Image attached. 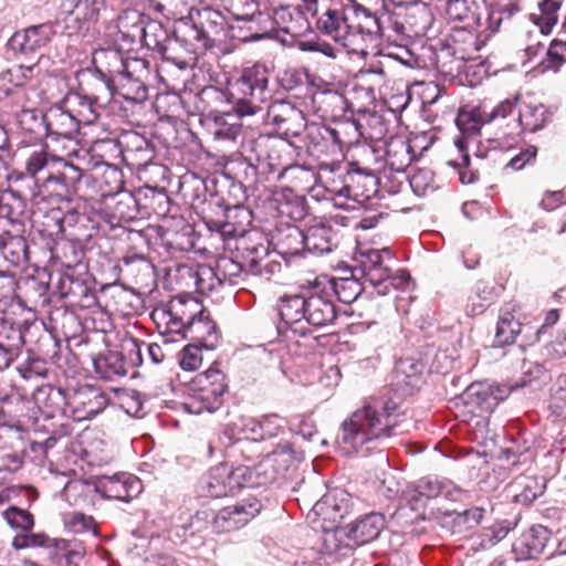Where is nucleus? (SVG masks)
<instances>
[{
  "mask_svg": "<svg viewBox=\"0 0 566 566\" xmlns=\"http://www.w3.org/2000/svg\"><path fill=\"white\" fill-rule=\"evenodd\" d=\"M261 501L253 496H247L232 506H227L218 513H213L211 527L216 533L235 531L247 525L262 510Z\"/></svg>",
  "mask_w": 566,
  "mask_h": 566,
  "instance_id": "obj_12",
  "label": "nucleus"
},
{
  "mask_svg": "<svg viewBox=\"0 0 566 566\" xmlns=\"http://www.w3.org/2000/svg\"><path fill=\"white\" fill-rule=\"evenodd\" d=\"M42 120L46 136L55 140L59 138L73 139L78 133L80 126L74 114L59 105L50 107L42 115Z\"/></svg>",
  "mask_w": 566,
  "mask_h": 566,
  "instance_id": "obj_20",
  "label": "nucleus"
},
{
  "mask_svg": "<svg viewBox=\"0 0 566 566\" xmlns=\"http://www.w3.org/2000/svg\"><path fill=\"white\" fill-rule=\"evenodd\" d=\"M48 169V176L40 187L52 189L60 197L69 198L77 190L83 177V170L73 163L51 155L45 147L33 149L25 159L27 174L35 178L38 174Z\"/></svg>",
  "mask_w": 566,
  "mask_h": 566,
  "instance_id": "obj_4",
  "label": "nucleus"
},
{
  "mask_svg": "<svg viewBox=\"0 0 566 566\" xmlns=\"http://www.w3.org/2000/svg\"><path fill=\"white\" fill-rule=\"evenodd\" d=\"M249 251L247 256V265L229 258L221 256L217 261V271L222 279L223 283H229L232 286L241 285L248 273L253 275L260 274V262L268 255V247L264 244H256L252 248H245Z\"/></svg>",
  "mask_w": 566,
  "mask_h": 566,
  "instance_id": "obj_14",
  "label": "nucleus"
},
{
  "mask_svg": "<svg viewBox=\"0 0 566 566\" xmlns=\"http://www.w3.org/2000/svg\"><path fill=\"white\" fill-rule=\"evenodd\" d=\"M352 509V495L343 489L328 491L318 500L312 513L321 520V524H328V527L337 525Z\"/></svg>",
  "mask_w": 566,
  "mask_h": 566,
  "instance_id": "obj_15",
  "label": "nucleus"
},
{
  "mask_svg": "<svg viewBox=\"0 0 566 566\" xmlns=\"http://www.w3.org/2000/svg\"><path fill=\"white\" fill-rule=\"evenodd\" d=\"M304 460V451L289 440L277 442L256 465L251 467L256 486L285 479Z\"/></svg>",
  "mask_w": 566,
  "mask_h": 566,
  "instance_id": "obj_5",
  "label": "nucleus"
},
{
  "mask_svg": "<svg viewBox=\"0 0 566 566\" xmlns=\"http://www.w3.org/2000/svg\"><path fill=\"white\" fill-rule=\"evenodd\" d=\"M70 403L77 420H87L104 411L109 397L98 387L84 386L74 392Z\"/></svg>",
  "mask_w": 566,
  "mask_h": 566,
  "instance_id": "obj_17",
  "label": "nucleus"
},
{
  "mask_svg": "<svg viewBox=\"0 0 566 566\" xmlns=\"http://www.w3.org/2000/svg\"><path fill=\"white\" fill-rule=\"evenodd\" d=\"M564 198L565 193L560 190L546 191L541 201V207L547 211L554 210L564 202Z\"/></svg>",
  "mask_w": 566,
  "mask_h": 566,
  "instance_id": "obj_64",
  "label": "nucleus"
},
{
  "mask_svg": "<svg viewBox=\"0 0 566 566\" xmlns=\"http://www.w3.org/2000/svg\"><path fill=\"white\" fill-rule=\"evenodd\" d=\"M506 395V387L502 388L486 382L472 384L464 392L465 403L480 412H491Z\"/></svg>",
  "mask_w": 566,
  "mask_h": 566,
  "instance_id": "obj_21",
  "label": "nucleus"
},
{
  "mask_svg": "<svg viewBox=\"0 0 566 566\" xmlns=\"http://www.w3.org/2000/svg\"><path fill=\"white\" fill-rule=\"evenodd\" d=\"M547 528L543 526H533L524 535L523 543L527 547V556L533 558L541 554L547 542Z\"/></svg>",
  "mask_w": 566,
  "mask_h": 566,
  "instance_id": "obj_46",
  "label": "nucleus"
},
{
  "mask_svg": "<svg viewBox=\"0 0 566 566\" xmlns=\"http://www.w3.org/2000/svg\"><path fill=\"white\" fill-rule=\"evenodd\" d=\"M521 101L520 96L516 95L511 98H506L500 102L496 106H494L490 112L484 109V120L491 123L497 118H505L509 116L515 107L518 108V102Z\"/></svg>",
  "mask_w": 566,
  "mask_h": 566,
  "instance_id": "obj_56",
  "label": "nucleus"
},
{
  "mask_svg": "<svg viewBox=\"0 0 566 566\" xmlns=\"http://www.w3.org/2000/svg\"><path fill=\"white\" fill-rule=\"evenodd\" d=\"M96 373L106 380L122 377L127 374L123 356L118 352H108L94 360Z\"/></svg>",
  "mask_w": 566,
  "mask_h": 566,
  "instance_id": "obj_36",
  "label": "nucleus"
},
{
  "mask_svg": "<svg viewBox=\"0 0 566 566\" xmlns=\"http://www.w3.org/2000/svg\"><path fill=\"white\" fill-rule=\"evenodd\" d=\"M323 530L322 549L327 555H346L353 549L352 541L347 539V531L337 525L328 527V524H321Z\"/></svg>",
  "mask_w": 566,
  "mask_h": 566,
  "instance_id": "obj_32",
  "label": "nucleus"
},
{
  "mask_svg": "<svg viewBox=\"0 0 566 566\" xmlns=\"http://www.w3.org/2000/svg\"><path fill=\"white\" fill-rule=\"evenodd\" d=\"M439 496L457 502L468 497V493L449 479L424 478L401 491L400 504L417 512V517H424L428 502Z\"/></svg>",
  "mask_w": 566,
  "mask_h": 566,
  "instance_id": "obj_6",
  "label": "nucleus"
},
{
  "mask_svg": "<svg viewBox=\"0 0 566 566\" xmlns=\"http://www.w3.org/2000/svg\"><path fill=\"white\" fill-rule=\"evenodd\" d=\"M552 406L566 413V376L560 375L551 388Z\"/></svg>",
  "mask_w": 566,
  "mask_h": 566,
  "instance_id": "obj_57",
  "label": "nucleus"
},
{
  "mask_svg": "<svg viewBox=\"0 0 566 566\" xmlns=\"http://www.w3.org/2000/svg\"><path fill=\"white\" fill-rule=\"evenodd\" d=\"M306 127V119L303 112L296 108L293 114H291L287 122H284L283 125H280V130H283L286 135L297 136L302 133V130Z\"/></svg>",
  "mask_w": 566,
  "mask_h": 566,
  "instance_id": "obj_58",
  "label": "nucleus"
},
{
  "mask_svg": "<svg viewBox=\"0 0 566 566\" xmlns=\"http://www.w3.org/2000/svg\"><path fill=\"white\" fill-rule=\"evenodd\" d=\"M552 112L542 103L521 98L517 109V124L522 133L534 134L545 128Z\"/></svg>",
  "mask_w": 566,
  "mask_h": 566,
  "instance_id": "obj_23",
  "label": "nucleus"
},
{
  "mask_svg": "<svg viewBox=\"0 0 566 566\" xmlns=\"http://www.w3.org/2000/svg\"><path fill=\"white\" fill-rule=\"evenodd\" d=\"M484 108L482 107H473L471 109H460L458 113L455 124L459 130L462 134L461 138L455 139L454 144L460 153H462V163L464 166H469L470 157L468 154V149L470 144H473L474 140H471L474 136L480 133V129L483 124L488 122L484 120Z\"/></svg>",
  "mask_w": 566,
  "mask_h": 566,
  "instance_id": "obj_18",
  "label": "nucleus"
},
{
  "mask_svg": "<svg viewBox=\"0 0 566 566\" xmlns=\"http://www.w3.org/2000/svg\"><path fill=\"white\" fill-rule=\"evenodd\" d=\"M345 24H349V15H344L337 10H327L317 20V29L331 35L336 42L345 31Z\"/></svg>",
  "mask_w": 566,
  "mask_h": 566,
  "instance_id": "obj_40",
  "label": "nucleus"
},
{
  "mask_svg": "<svg viewBox=\"0 0 566 566\" xmlns=\"http://www.w3.org/2000/svg\"><path fill=\"white\" fill-rule=\"evenodd\" d=\"M559 8L560 2L557 0H543L538 4L539 13H533L532 18L542 34L551 33L553 27L557 23Z\"/></svg>",
  "mask_w": 566,
  "mask_h": 566,
  "instance_id": "obj_41",
  "label": "nucleus"
},
{
  "mask_svg": "<svg viewBox=\"0 0 566 566\" xmlns=\"http://www.w3.org/2000/svg\"><path fill=\"white\" fill-rule=\"evenodd\" d=\"M226 375L216 366L197 375L191 381L192 394L185 401V409L195 415L213 412L222 405L227 391Z\"/></svg>",
  "mask_w": 566,
  "mask_h": 566,
  "instance_id": "obj_7",
  "label": "nucleus"
},
{
  "mask_svg": "<svg viewBox=\"0 0 566 566\" xmlns=\"http://www.w3.org/2000/svg\"><path fill=\"white\" fill-rule=\"evenodd\" d=\"M286 423L285 419L277 415H266L261 419H243V431L250 432L253 439H265L277 436Z\"/></svg>",
  "mask_w": 566,
  "mask_h": 566,
  "instance_id": "obj_30",
  "label": "nucleus"
},
{
  "mask_svg": "<svg viewBox=\"0 0 566 566\" xmlns=\"http://www.w3.org/2000/svg\"><path fill=\"white\" fill-rule=\"evenodd\" d=\"M84 253L73 241L57 242L52 249V259L61 268L75 269L81 264Z\"/></svg>",
  "mask_w": 566,
  "mask_h": 566,
  "instance_id": "obj_39",
  "label": "nucleus"
},
{
  "mask_svg": "<svg viewBox=\"0 0 566 566\" xmlns=\"http://www.w3.org/2000/svg\"><path fill=\"white\" fill-rule=\"evenodd\" d=\"M197 15L198 20H195L191 25V36L201 42L205 48H210L213 44L212 35H218L223 31L224 18L219 11L210 8L198 11Z\"/></svg>",
  "mask_w": 566,
  "mask_h": 566,
  "instance_id": "obj_24",
  "label": "nucleus"
},
{
  "mask_svg": "<svg viewBox=\"0 0 566 566\" xmlns=\"http://www.w3.org/2000/svg\"><path fill=\"white\" fill-rule=\"evenodd\" d=\"M522 332V324L510 308H503L496 324L494 344L496 346L511 345Z\"/></svg>",
  "mask_w": 566,
  "mask_h": 566,
  "instance_id": "obj_34",
  "label": "nucleus"
},
{
  "mask_svg": "<svg viewBox=\"0 0 566 566\" xmlns=\"http://www.w3.org/2000/svg\"><path fill=\"white\" fill-rule=\"evenodd\" d=\"M62 7L66 12L74 13L76 19L96 22L105 8V0H63Z\"/></svg>",
  "mask_w": 566,
  "mask_h": 566,
  "instance_id": "obj_37",
  "label": "nucleus"
},
{
  "mask_svg": "<svg viewBox=\"0 0 566 566\" xmlns=\"http://www.w3.org/2000/svg\"><path fill=\"white\" fill-rule=\"evenodd\" d=\"M8 524L19 530V532L32 531L34 521L33 516L24 510L11 506L4 512Z\"/></svg>",
  "mask_w": 566,
  "mask_h": 566,
  "instance_id": "obj_52",
  "label": "nucleus"
},
{
  "mask_svg": "<svg viewBox=\"0 0 566 566\" xmlns=\"http://www.w3.org/2000/svg\"><path fill=\"white\" fill-rule=\"evenodd\" d=\"M195 282L197 291L206 294L220 286L222 284V279L219 271H217V268L213 269L209 265L202 264L199 265L195 272Z\"/></svg>",
  "mask_w": 566,
  "mask_h": 566,
  "instance_id": "obj_44",
  "label": "nucleus"
},
{
  "mask_svg": "<svg viewBox=\"0 0 566 566\" xmlns=\"http://www.w3.org/2000/svg\"><path fill=\"white\" fill-rule=\"evenodd\" d=\"M212 515L213 512L210 510H199L178 527L184 531V535L201 533L211 524Z\"/></svg>",
  "mask_w": 566,
  "mask_h": 566,
  "instance_id": "obj_48",
  "label": "nucleus"
},
{
  "mask_svg": "<svg viewBox=\"0 0 566 566\" xmlns=\"http://www.w3.org/2000/svg\"><path fill=\"white\" fill-rule=\"evenodd\" d=\"M28 243L23 237H9L2 244L3 258L13 266H20L28 261Z\"/></svg>",
  "mask_w": 566,
  "mask_h": 566,
  "instance_id": "obj_42",
  "label": "nucleus"
},
{
  "mask_svg": "<svg viewBox=\"0 0 566 566\" xmlns=\"http://www.w3.org/2000/svg\"><path fill=\"white\" fill-rule=\"evenodd\" d=\"M228 11L237 21H252L256 13L262 17L255 0H229Z\"/></svg>",
  "mask_w": 566,
  "mask_h": 566,
  "instance_id": "obj_47",
  "label": "nucleus"
},
{
  "mask_svg": "<svg viewBox=\"0 0 566 566\" xmlns=\"http://www.w3.org/2000/svg\"><path fill=\"white\" fill-rule=\"evenodd\" d=\"M385 525L380 513H370L352 523L347 530V539L353 545H364L377 538Z\"/></svg>",
  "mask_w": 566,
  "mask_h": 566,
  "instance_id": "obj_25",
  "label": "nucleus"
},
{
  "mask_svg": "<svg viewBox=\"0 0 566 566\" xmlns=\"http://www.w3.org/2000/svg\"><path fill=\"white\" fill-rule=\"evenodd\" d=\"M275 249L283 256L298 255L305 247V231L294 224L279 227L273 235Z\"/></svg>",
  "mask_w": 566,
  "mask_h": 566,
  "instance_id": "obj_27",
  "label": "nucleus"
},
{
  "mask_svg": "<svg viewBox=\"0 0 566 566\" xmlns=\"http://www.w3.org/2000/svg\"><path fill=\"white\" fill-rule=\"evenodd\" d=\"M357 275L353 277H317L318 282L325 290V293L333 300L334 296L345 304L354 302L363 291V286L359 283Z\"/></svg>",
  "mask_w": 566,
  "mask_h": 566,
  "instance_id": "obj_26",
  "label": "nucleus"
},
{
  "mask_svg": "<svg viewBox=\"0 0 566 566\" xmlns=\"http://www.w3.org/2000/svg\"><path fill=\"white\" fill-rule=\"evenodd\" d=\"M324 103L333 118L346 117L347 113L353 114L352 105L347 98L338 92H327L324 94Z\"/></svg>",
  "mask_w": 566,
  "mask_h": 566,
  "instance_id": "obj_51",
  "label": "nucleus"
},
{
  "mask_svg": "<svg viewBox=\"0 0 566 566\" xmlns=\"http://www.w3.org/2000/svg\"><path fill=\"white\" fill-rule=\"evenodd\" d=\"M337 42H340L348 52L367 54L369 44H371L374 40L367 38L366 34L359 32V30H355V28H346Z\"/></svg>",
  "mask_w": 566,
  "mask_h": 566,
  "instance_id": "obj_43",
  "label": "nucleus"
},
{
  "mask_svg": "<svg viewBox=\"0 0 566 566\" xmlns=\"http://www.w3.org/2000/svg\"><path fill=\"white\" fill-rule=\"evenodd\" d=\"M338 232L333 228L329 221L315 220L305 230L306 251L315 254L331 252L337 245Z\"/></svg>",
  "mask_w": 566,
  "mask_h": 566,
  "instance_id": "obj_22",
  "label": "nucleus"
},
{
  "mask_svg": "<svg viewBox=\"0 0 566 566\" xmlns=\"http://www.w3.org/2000/svg\"><path fill=\"white\" fill-rule=\"evenodd\" d=\"M277 325L280 334L292 332L305 336L308 326L324 327L336 319V307L333 300L325 293L316 279L311 287H303L298 293L285 294L280 298Z\"/></svg>",
  "mask_w": 566,
  "mask_h": 566,
  "instance_id": "obj_2",
  "label": "nucleus"
},
{
  "mask_svg": "<svg viewBox=\"0 0 566 566\" xmlns=\"http://www.w3.org/2000/svg\"><path fill=\"white\" fill-rule=\"evenodd\" d=\"M65 527L73 533L93 532L96 533L94 518L81 512H71L63 515Z\"/></svg>",
  "mask_w": 566,
  "mask_h": 566,
  "instance_id": "obj_49",
  "label": "nucleus"
},
{
  "mask_svg": "<svg viewBox=\"0 0 566 566\" xmlns=\"http://www.w3.org/2000/svg\"><path fill=\"white\" fill-rule=\"evenodd\" d=\"M536 153V147L528 146L526 149L512 157L507 163V167L512 168L513 170H521L525 167L526 164L535 159Z\"/></svg>",
  "mask_w": 566,
  "mask_h": 566,
  "instance_id": "obj_60",
  "label": "nucleus"
},
{
  "mask_svg": "<svg viewBox=\"0 0 566 566\" xmlns=\"http://www.w3.org/2000/svg\"><path fill=\"white\" fill-rule=\"evenodd\" d=\"M345 27L355 28V30H359L374 41L378 35L384 34L380 19L361 7L353 9L352 15H349V24H345Z\"/></svg>",
  "mask_w": 566,
  "mask_h": 566,
  "instance_id": "obj_35",
  "label": "nucleus"
},
{
  "mask_svg": "<svg viewBox=\"0 0 566 566\" xmlns=\"http://www.w3.org/2000/svg\"><path fill=\"white\" fill-rule=\"evenodd\" d=\"M95 154L109 151L111 154H122L125 161L136 168H145L154 158V148L150 143L137 133H127L123 140L114 138L97 139L92 145Z\"/></svg>",
  "mask_w": 566,
  "mask_h": 566,
  "instance_id": "obj_11",
  "label": "nucleus"
},
{
  "mask_svg": "<svg viewBox=\"0 0 566 566\" xmlns=\"http://www.w3.org/2000/svg\"><path fill=\"white\" fill-rule=\"evenodd\" d=\"M269 67L260 62L245 66L240 76L230 82L227 92L209 86L202 90V95L216 102L231 104L239 116H251L261 111L270 97Z\"/></svg>",
  "mask_w": 566,
  "mask_h": 566,
  "instance_id": "obj_3",
  "label": "nucleus"
},
{
  "mask_svg": "<svg viewBox=\"0 0 566 566\" xmlns=\"http://www.w3.org/2000/svg\"><path fill=\"white\" fill-rule=\"evenodd\" d=\"M33 399L48 417H54L56 412L63 410L66 403L63 390L51 385L38 388L33 394Z\"/></svg>",
  "mask_w": 566,
  "mask_h": 566,
  "instance_id": "obj_31",
  "label": "nucleus"
},
{
  "mask_svg": "<svg viewBox=\"0 0 566 566\" xmlns=\"http://www.w3.org/2000/svg\"><path fill=\"white\" fill-rule=\"evenodd\" d=\"M155 45L159 46V52L161 53L164 60L169 61L174 63L176 66H178L180 70L187 69L189 66V62L185 59H181L179 56H176L174 54V50L177 45V42L169 43V45H160L158 41H155Z\"/></svg>",
  "mask_w": 566,
  "mask_h": 566,
  "instance_id": "obj_62",
  "label": "nucleus"
},
{
  "mask_svg": "<svg viewBox=\"0 0 566 566\" xmlns=\"http://www.w3.org/2000/svg\"><path fill=\"white\" fill-rule=\"evenodd\" d=\"M203 347L196 345V344H189L187 345L182 353L179 360V365L184 370H196L200 367L202 363V356L200 354V350Z\"/></svg>",
  "mask_w": 566,
  "mask_h": 566,
  "instance_id": "obj_55",
  "label": "nucleus"
},
{
  "mask_svg": "<svg viewBox=\"0 0 566 566\" xmlns=\"http://www.w3.org/2000/svg\"><path fill=\"white\" fill-rule=\"evenodd\" d=\"M53 539L44 533H32L31 531L18 532L12 538V546L15 549L49 547Z\"/></svg>",
  "mask_w": 566,
  "mask_h": 566,
  "instance_id": "obj_45",
  "label": "nucleus"
},
{
  "mask_svg": "<svg viewBox=\"0 0 566 566\" xmlns=\"http://www.w3.org/2000/svg\"><path fill=\"white\" fill-rule=\"evenodd\" d=\"M245 486H256L251 467L239 465L233 468L228 463H220L211 468L199 482L201 495L209 497L232 495Z\"/></svg>",
  "mask_w": 566,
  "mask_h": 566,
  "instance_id": "obj_8",
  "label": "nucleus"
},
{
  "mask_svg": "<svg viewBox=\"0 0 566 566\" xmlns=\"http://www.w3.org/2000/svg\"><path fill=\"white\" fill-rule=\"evenodd\" d=\"M95 489L105 499L128 502L142 491V482L129 473L103 475L95 483Z\"/></svg>",
  "mask_w": 566,
  "mask_h": 566,
  "instance_id": "obj_16",
  "label": "nucleus"
},
{
  "mask_svg": "<svg viewBox=\"0 0 566 566\" xmlns=\"http://www.w3.org/2000/svg\"><path fill=\"white\" fill-rule=\"evenodd\" d=\"M326 199L338 209L353 210L355 209L356 200L352 197L350 187L347 185L338 189H327Z\"/></svg>",
  "mask_w": 566,
  "mask_h": 566,
  "instance_id": "obj_54",
  "label": "nucleus"
},
{
  "mask_svg": "<svg viewBox=\"0 0 566 566\" xmlns=\"http://www.w3.org/2000/svg\"><path fill=\"white\" fill-rule=\"evenodd\" d=\"M237 113H223L216 115L210 124V132L214 139L234 142L242 132V124Z\"/></svg>",
  "mask_w": 566,
  "mask_h": 566,
  "instance_id": "obj_33",
  "label": "nucleus"
},
{
  "mask_svg": "<svg viewBox=\"0 0 566 566\" xmlns=\"http://www.w3.org/2000/svg\"><path fill=\"white\" fill-rule=\"evenodd\" d=\"M63 294L82 308H91L97 304L95 291L83 280L66 274L62 280Z\"/></svg>",
  "mask_w": 566,
  "mask_h": 566,
  "instance_id": "obj_29",
  "label": "nucleus"
},
{
  "mask_svg": "<svg viewBox=\"0 0 566 566\" xmlns=\"http://www.w3.org/2000/svg\"><path fill=\"white\" fill-rule=\"evenodd\" d=\"M178 304L184 306L185 310L180 314L176 312L177 318L185 328L186 334L193 342L192 344L199 345L207 350L217 348L220 334L209 313L201 308L197 300L179 301Z\"/></svg>",
  "mask_w": 566,
  "mask_h": 566,
  "instance_id": "obj_9",
  "label": "nucleus"
},
{
  "mask_svg": "<svg viewBox=\"0 0 566 566\" xmlns=\"http://www.w3.org/2000/svg\"><path fill=\"white\" fill-rule=\"evenodd\" d=\"M261 501L253 496H247L232 506H227L218 513H213L211 527L216 533L235 531L247 525L262 510Z\"/></svg>",
  "mask_w": 566,
  "mask_h": 566,
  "instance_id": "obj_13",
  "label": "nucleus"
},
{
  "mask_svg": "<svg viewBox=\"0 0 566 566\" xmlns=\"http://www.w3.org/2000/svg\"><path fill=\"white\" fill-rule=\"evenodd\" d=\"M543 492V486L535 478H524L523 490L515 497L517 502L531 503Z\"/></svg>",
  "mask_w": 566,
  "mask_h": 566,
  "instance_id": "obj_59",
  "label": "nucleus"
},
{
  "mask_svg": "<svg viewBox=\"0 0 566 566\" xmlns=\"http://www.w3.org/2000/svg\"><path fill=\"white\" fill-rule=\"evenodd\" d=\"M54 33V28L51 23L31 25L14 32L8 45L12 51L21 54L33 53L49 44Z\"/></svg>",
  "mask_w": 566,
  "mask_h": 566,
  "instance_id": "obj_19",
  "label": "nucleus"
},
{
  "mask_svg": "<svg viewBox=\"0 0 566 566\" xmlns=\"http://www.w3.org/2000/svg\"><path fill=\"white\" fill-rule=\"evenodd\" d=\"M551 61V66H559L566 62V42L553 41L547 51Z\"/></svg>",
  "mask_w": 566,
  "mask_h": 566,
  "instance_id": "obj_61",
  "label": "nucleus"
},
{
  "mask_svg": "<svg viewBox=\"0 0 566 566\" xmlns=\"http://www.w3.org/2000/svg\"><path fill=\"white\" fill-rule=\"evenodd\" d=\"M126 72L136 75L130 83H122L124 97L133 102H142L147 97V88L143 77L147 74V62L143 59L132 57L126 62Z\"/></svg>",
  "mask_w": 566,
  "mask_h": 566,
  "instance_id": "obj_28",
  "label": "nucleus"
},
{
  "mask_svg": "<svg viewBox=\"0 0 566 566\" xmlns=\"http://www.w3.org/2000/svg\"><path fill=\"white\" fill-rule=\"evenodd\" d=\"M66 103L73 107L72 113L74 114L77 125H91L97 117L96 99L81 94H73L66 98Z\"/></svg>",
  "mask_w": 566,
  "mask_h": 566,
  "instance_id": "obj_38",
  "label": "nucleus"
},
{
  "mask_svg": "<svg viewBox=\"0 0 566 566\" xmlns=\"http://www.w3.org/2000/svg\"><path fill=\"white\" fill-rule=\"evenodd\" d=\"M19 123L24 129L34 132L36 125H43L42 115H39L34 109H23L19 114Z\"/></svg>",
  "mask_w": 566,
  "mask_h": 566,
  "instance_id": "obj_63",
  "label": "nucleus"
},
{
  "mask_svg": "<svg viewBox=\"0 0 566 566\" xmlns=\"http://www.w3.org/2000/svg\"><path fill=\"white\" fill-rule=\"evenodd\" d=\"M398 405L385 397H371L342 423L337 442L345 453L389 438L399 423Z\"/></svg>",
  "mask_w": 566,
  "mask_h": 566,
  "instance_id": "obj_1",
  "label": "nucleus"
},
{
  "mask_svg": "<svg viewBox=\"0 0 566 566\" xmlns=\"http://www.w3.org/2000/svg\"><path fill=\"white\" fill-rule=\"evenodd\" d=\"M296 108L297 107L291 102L276 99L272 102L268 107V120L275 125L279 129L280 125H283L284 122H287V118H290L291 114H293Z\"/></svg>",
  "mask_w": 566,
  "mask_h": 566,
  "instance_id": "obj_50",
  "label": "nucleus"
},
{
  "mask_svg": "<svg viewBox=\"0 0 566 566\" xmlns=\"http://www.w3.org/2000/svg\"><path fill=\"white\" fill-rule=\"evenodd\" d=\"M394 254L388 248L360 249L355 258L353 275H359L369 282L379 295L388 294V277Z\"/></svg>",
  "mask_w": 566,
  "mask_h": 566,
  "instance_id": "obj_10",
  "label": "nucleus"
},
{
  "mask_svg": "<svg viewBox=\"0 0 566 566\" xmlns=\"http://www.w3.org/2000/svg\"><path fill=\"white\" fill-rule=\"evenodd\" d=\"M433 172L424 168L415 171L409 179L410 187L417 196H424L429 190H433Z\"/></svg>",
  "mask_w": 566,
  "mask_h": 566,
  "instance_id": "obj_53",
  "label": "nucleus"
}]
</instances>
